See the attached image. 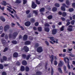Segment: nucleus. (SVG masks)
I'll return each mask as SVG.
<instances>
[{
	"mask_svg": "<svg viewBox=\"0 0 75 75\" xmlns=\"http://www.w3.org/2000/svg\"><path fill=\"white\" fill-rule=\"evenodd\" d=\"M58 71H59V72H60L61 74H62V70H61V68L59 67L58 68Z\"/></svg>",
	"mask_w": 75,
	"mask_h": 75,
	"instance_id": "nucleus-39",
	"label": "nucleus"
},
{
	"mask_svg": "<svg viewBox=\"0 0 75 75\" xmlns=\"http://www.w3.org/2000/svg\"><path fill=\"white\" fill-rule=\"evenodd\" d=\"M26 3H27V0H23V4H26Z\"/></svg>",
	"mask_w": 75,
	"mask_h": 75,
	"instance_id": "nucleus-61",
	"label": "nucleus"
},
{
	"mask_svg": "<svg viewBox=\"0 0 75 75\" xmlns=\"http://www.w3.org/2000/svg\"><path fill=\"white\" fill-rule=\"evenodd\" d=\"M69 11L70 12H72V11H74V8H70L69 9Z\"/></svg>",
	"mask_w": 75,
	"mask_h": 75,
	"instance_id": "nucleus-43",
	"label": "nucleus"
},
{
	"mask_svg": "<svg viewBox=\"0 0 75 75\" xmlns=\"http://www.w3.org/2000/svg\"><path fill=\"white\" fill-rule=\"evenodd\" d=\"M28 38V36L27 35H24L23 37V41H27Z\"/></svg>",
	"mask_w": 75,
	"mask_h": 75,
	"instance_id": "nucleus-9",
	"label": "nucleus"
},
{
	"mask_svg": "<svg viewBox=\"0 0 75 75\" xmlns=\"http://www.w3.org/2000/svg\"><path fill=\"white\" fill-rule=\"evenodd\" d=\"M71 24V22H67L66 24V26H68L69 24Z\"/></svg>",
	"mask_w": 75,
	"mask_h": 75,
	"instance_id": "nucleus-59",
	"label": "nucleus"
},
{
	"mask_svg": "<svg viewBox=\"0 0 75 75\" xmlns=\"http://www.w3.org/2000/svg\"><path fill=\"white\" fill-rule=\"evenodd\" d=\"M47 18L49 20H51V19L52 18V15H49L48 16Z\"/></svg>",
	"mask_w": 75,
	"mask_h": 75,
	"instance_id": "nucleus-32",
	"label": "nucleus"
},
{
	"mask_svg": "<svg viewBox=\"0 0 75 75\" xmlns=\"http://www.w3.org/2000/svg\"><path fill=\"white\" fill-rule=\"evenodd\" d=\"M22 57L23 58H26V57H27V56L26 54H22Z\"/></svg>",
	"mask_w": 75,
	"mask_h": 75,
	"instance_id": "nucleus-52",
	"label": "nucleus"
},
{
	"mask_svg": "<svg viewBox=\"0 0 75 75\" xmlns=\"http://www.w3.org/2000/svg\"><path fill=\"white\" fill-rule=\"evenodd\" d=\"M69 55L70 56V57H75V56L74 55L71 53L69 54Z\"/></svg>",
	"mask_w": 75,
	"mask_h": 75,
	"instance_id": "nucleus-49",
	"label": "nucleus"
},
{
	"mask_svg": "<svg viewBox=\"0 0 75 75\" xmlns=\"http://www.w3.org/2000/svg\"><path fill=\"white\" fill-rule=\"evenodd\" d=\"M33 13H34V14H35L36 16L38 15V12L37 11H33Z\"/></svg>",
	"mask_w": 75,
	"mask_h": 75,
	"instance_id": "nucleus-31",
	"label": "nucleus"
},
{
	"mask_svg": "<svg viewBox=\"0 0 75 75\" xmlns=\"http://www.w3.org/2000/svg\"><path fill=\"white\" fill-rule=\"evenodd\" d=\"M25 70V68L23 66H21V71H24Z\"/></svg>",
	"mask_w": 75,
	"mask_h": 75,
	"instance_id": "nucleus-22",
	"label": "nucleus"
},
{
	"mask_svg": "<svg viewBox=\"0 0 75 75\" xmlns=\"http://www.w3.org/2000/svg\"><path fill=\"white\" fill-rule=\"evenodd\" d=\"M18 35V33H17V32H14L13 33V35L12 36V35L11 33H10L9 34V38L10 39H11V38H13H13H16L17 36Z\"/></svg>",
	"mask_w": 75,
	"mask_h": 75,
	"instance_id": "nucleus-2",
	"label": "nucleus"
},
{
	"mask_svg": "<svg viewBox=\"0 0 75 75\" xmlns=\"http://www.w3.org/2000/svg\"><path fill=\"white\" fill-rule=\"evenodd\" d=\"M25 45H28L31 44V42L30 41H27L25 42Z\"/></svg>",
	"mask_w": 75,
	"mask_h": 75,
	"instance_id": "nucleus-11",
	"label": "nucleus"
},
{
	"mask_svg": "<svg viewBox=\"0 0 75 75\" xmlns=\"http://www.w3.org/2000/svg\"><path fill=\"white\" fill-rule=\"evenodd\" d=\"M53 74H54V70H53V69H52V67L51 71V75H53Z\"/></svg>",
	"mask_w": 75,
	"mask_h": 75,
	"instance_id": "nucleus-45",
	"label": "nucleus"
},
{
	"mask_svg": "<svg viewBox=\"0 0 75 75\" xmlns=\"http://www.w3.org/2000/svg\"><path fill=\"white\" fill-rule=\"evenodd\" d=\"M62 65H63V63H62V62L60 61V63H59L58 64V66L60 67H61Z\"/></svg>",
	"mask_w": 75,
	"mask_h": 75,
	"instance_id": "nucleus-30",
	"label": "nucleus"
},
{
	"mask_svg": "<svg viewBox=\"0 0 75 75\" xmlns=\"http://www.w3.org/2000/svg\"><path fill=\"white\" fill-rule=\"evenodd\" d=\"M10 28V26L9 25H6L4 27V31H7Z\"/></svg>",
	"mask_w": 75,
	"mask_h": 75,
	"instance_id": "nucleus-7",
	"label": "nucleus"
},
{
	"mask_svg": "<svg viewBox=\"0 0 75 75\" xmlns=\"http://www.w3.org/2000/svg\"><path fill=\"white\" fill-rule=\"evenodd\" d=\"M25 69L26 72H28V71H29V70L30 69H29L28 67L27 66L25 67Z\"/></svg>",
	"mask_w": 75,
	"mask_h": 75,
	"instance_id": "nucleus-41",
	"label": "nucleus"
},
{
	"mask_svg": "<svg viewBox=\"0 0 75 75\" xmlns=\"http://www.w3.org/2000/svg\"><path fill=\"white\" fill-rule=\"evenodd\" d=\"M25 25L26 27H28L31 25V22L29 21H27L25 23Z\"/></svg>",
	"mask_w": 75,
	"mask_h": 75,
	"instance_id": "nucleus-8",
	"label": "nucleus"
},
{
	"mask_svg": "<svg viewBox=\"0 0 75 75\" xmlns=\"http://www.w3.org/2000/svg\"><path fill=\"white\" fill-rule=\"evenodd\" d=\"M22 65H27V63L25 60H23L22 61Z\"/></svg>",
	"mask_w": 75,
	"mask_h": 75,
	"instance_id": "nucleus-19",
	"label": "nucleus"
},
{
	"mask_svg": "<svg viewBox=\"0 0 75 75\" xmlns=\"http://www.w3.org/2000/svg\"><path fill=\"white\" fill-rule=\"evenodd\" d=\"M43 51L42 47H39L37 49V52L39 53H40V52H42Z\"/></svg>",
	"mask_w": 75,
	"mask_h": 75,
	"instance_id": "nucleus-3",
	"label": "nucleus"
},
{
	"mask_svg": "<svg viewBox=\"0 0 75 75\" xmlns=\"http://www.w3.org/2000/svg\"><path fill=\"white\" fill-rule=\"evenodd\" d=\"M1 42L4 45H6L7 44L6 40H4L3 39H2L1 40Z\"/></svg>",
	"mask_w": 75,
	"mask_h": 75,
	"instance_id": "nucleus-12",
	"label": "nucleus"
},
{
	"mask_svg": "<svg viewBox=\"0 0 75 75\" xmlns=\"http://www.w3.org/2000/svg\"><path fill=\"white\" fill-rule=\"evenodd\" d=\"M45 27H50V25L48 23H46L45 24Z\"/></svg>",
	"mask_w": 75,
	"mask_h": 75,
	"instance_id": "nucleus-55",
	"label": "nucleus"
},
{
	"mask_svg": "<svg viewBox=\"0 0 75 75\" xmlns=\"http://www.w3.org/2000/svg\"><path fill=\"white\" fill-rule=\"evenodd\" d=\"M16 3H18V4L21 3V1H20L19 0H16Z\"/></svg>",
	"mask_w": 75,
	"mask_h": 75,
	"instance_id": "nucleus-42",
	"label": "nucleus"
},
{
	"mask_svg": "<svg viewBox=\"0 0 75 75\" xmlns=\"http://www.w3.org/2000/svg\"><path fill=\"white\" fill-rule=\"evenodd\" d=\"M30 12V10H28L26 11V14H28Z\"/></svg>",
	"mask_w": 75,
	"mask_h": 75,
	"instance_id": "nucleus-51",
	"label": "nucleus"
},
{
	"mask_svg": "<svg viewBox=\"0 0 75 75\" xmlns=\"http://www.w3.org/2000/svg\"><path fill=\"white\" fill-rule=\"evenodd\" d=\"M18 54L17 52H15L13 54V56L14 58H17L18 57Z\"/></svg>",
	"mask_w": 75,
	"mask_h": 75,
	"instance_id": "nucleus-15",
	"label": "nucleus"
},
{
	"mask_svg": "<svg viewBox=\"0 0 75 75\" xmlns=\"http://www.w3.org/2000/svg\"><path fill=\"white\" fill-rule=\"evenodd\" d=\"M67 30L69 31H72V28H68L67 29Z\"/></svg>",
	"mask_w": 75,
	"mask_h": 75,
	"instance_id": "nucleus-48",
	"label": "nucleus"
},
{
	"mask_svg": "<svg viewBox=\"0 0 75 75\" xmlns=\"http://www.w3.org/2000/svg\"><path fill=\"white\" fill-rule=\"evenodd\" d=\"M54 38L53 37H50V40L54 42V43H56V44H58V40H57L56 41H55V40H54Z\"/></svg>",
	"mask_w": 75,
	"mask_h": 75,
	"instance_id": "nucleus-5",
	"label": "nucleus"
},
{
	"mask_svg": "<svg viewBox=\"0 0 75 75\" xmlns=\"http://www.w3.org/2000/svg\"><path fill=\"white\" fill-rule=\"evenodd\" d=\"M4 68V66H3V64H0V69H3Z\"/></svg>",
	"mask_w": 75,
	"mask_h": 75,
	"instance_id": "nucleus-34",
	"label": "nucleus"
},
{
	"mask_svg": "<svg viewBox=\"0 0 75 75\" xmlns=\"http://www.w3.org/2000/svg\"><path fill=\"white\" fill-rule=\"evenodd\" d=\"M64 60L65 62L67 64V67L68 69H71V67L69 65V59L68 57H66L64 59Z\"/></svg>",
	"mask_w": 75,
	"mask_h": 75,
	"instance_id": "nucleus-1",
	"label": "nucleus"
},
{
	"mask_svg": "<svg viewBox=\"0 0 75 75\" xmlns=\"http://www.w3.org/2000/svg\"><path fill=\"white\" fill-rule=\"evenodd\" d=\"M8 50V47H6L5 48L3 52H6V51H7Z\"/></svg>",
	"mask_w": 75,
	"mask_h": 75,
	"instance_id": "nucleus-46",
	"label": "nucleus"
},
{
	"mask_svg": "<svg viewBox=\"0 0 75 75\" xmlns=\"http://www.w3.org/2000/svg\"><path fill=\"white\" fill-rule=\"evenodd\" d=\"M61 19L62 20V21H65V18L64 17L61 18Z\"/></svg>",
	"mask_w": 75,
	"mask_h": 75,
	"instance_id": "nucleus-62",
	"label": "nucleus"
},
{
	"mask_svg": "<svg viewBox=\"0 0 75 75\" xmlns=\"http://www.w3.org/2000/svg\"><path fill=\"white\" fill-rule=\"evenodd\" d=\"M39 46V44L38 43H36L35 44V47L36 48H37Z\"/></svg>",
	"mask_w": 75,
	"mask_h": 75,
	"instance_id": "nucleus-50",
	"label": "nucleus"
},
{
	"mask_svg": "<svg viewBox=\"0 0 75 75\" xmlns=\"http://www.w3.org/2000/svg\"><path fill=\"white\" fill-rule=\"evenodd\" d=\"M45 10V8H42L40 9V12H43Z\"/></svg>",
	"mask_w": 75,
	"mask_h": 75,
	"instance_id": "nucleus-40",
	"label": "nucleus"
},
{
	"mask_svg": "<svg viewBox=\"0 0 75 75\" xmlns=\"http://www.w3.org/2000/svg\"><path fill=\"white\" fill-rule=\"evenodd\" d=\"M44 30L46 32H47V33H48V32H50V28L48 27H45L44 28Z\"/></svg>",
	"mask_w": 75,
	"mask_h": 75,
	"instance_id": "nucleus-14",
	"label": "nucleus"
},
{
	"mask_svg": "<svg viewBox=\"0 0 75 75\" xmlns=\"http://www.w3.org/2000/svg\"><path fill=\"white\" fill-rule=\"evenodd\" d=\"M48 66V62H46L45 63V69H47V66Z\"/></svg>",
	"mask_w": 75,
	"mask_h": 75,
	"instance_id": "nucleus-26",
	"label": "nucleus"
},
{
	"mask_svg": "<svg viewBox=\"0 0 75 75\" xmlns=\"http://www.w3.org/2000/svg\"><path fill=\"white\" fill-rule=\"evenodd\" d=\"M64 26L62 27L61 28H60V31H64Z\"/></svg>",
	"mask_w": 75,
	"mask_h": 75,
	"instance_id": "nucleus-47",
	"label": "nucleus"
},
{
	"mask_svg": "<svg viewBox=\"0 0 75 75\" xmlns=\"http://www.w3.org/2000/svg\"><path fill=\"white\" fill-rule=\"evenodd\" d=\"M35 26H38V22H36L35 23Z\"/></svg>",
	"mask_w": 75,
	"mask_h": 75,
	"instance_id": "nucleus-64",
	"label": "nucleus"
},
{
	"mask_svg": "<svg viewBox=\"0 0 75 75\" xmlns=\"http://www.w3.org/2000/svg\"><path fill=\"white\" fill-rule=\"evenodd\" d=\"M51 57L52 58V59L50 60V62L51 64H52V62H53V61H54V55H52V56H51Z\"/></svg>",
	"mask_w": 75,
	"mask_h": 75,
	"instance_id": "nucleus-18",
	"label": "nucleus"
},
{
	"mask_svg": "<svg viewBox=\"0 0 75 75\" xmlns=\"http://www.w3.org/2000/svg\"><path fill=\"white\" fill-rule=\"evenodd\" d=\"M30 54H28L27 56V57H26V60H28V59H30Z\"/></svg>",
	"mask_w": 75,
	"mask_h": 75,
	"instance_id": "nucleus-36",
	"label": "nucleus"
},
{
	"mask_svg": "<svg viewBox=\"0 0 75 75\" xmlns=\"http://www.w3.org/2000/svg\"><path fill=\"white\" fill-rule=\"evenodd\" d=\"M3 3H2V5L3 6H6V5H8V4H7V2H6V1H2Z\"/></svg>",
	"mask_w": 75,
	"mask_h": 75,
	"instance_id": "nucleus-17",
	"label": "nucleus"
},
{
	"mask_svg": "<svg viewBox=\"0 0 75 75\" xmlns=\"http://www.w3.org/2000/svg\"><path fill=\"white\" fill-rule=\"evenodd\" d=\"M16 24L20 28H21V30H24V28L22 27V26H21V25H20L18 22H16Z\"/></svg>",
	"mask_w": 75,
	"mask_h": 75,
	"instance_id": "nucleus-13",
	"label": "nucleus"
},
{
	"mask_svg": "<svg viewBox=\"0 0 75 75\" xmlns=\"http://www.w3.org/2000/svg\"><path fill=\"white\" fill-rule=\"evenodd\" d=\"M38 31L41 32V31H42V28L41 27H39L38 28Z\"/></svg>",
	"mask_w": 75,
	"mask_h": 75,
	"instance_id": "nucleus-25",
	"label": "nucleus"
},
{
	"mask_svg": "<svg viewBox=\"0 0 75 75\" xmlns=\"http://www.w3.org/2000/svg\"><path fill=\"white\" fill-rule=\"evenodd\" d=\"M72 6L73 8H75V3H72Z\"/></svg>",
	"mask_w": 75,
	"mask_h": 75,
	"instance_id": "nucleus-58",
	"label": "nucleus"
},
{
	"mask_svg": "<svg viewBox=\"0 0 75 75\" xmlns=\"http://www.w3.org/2000/svg\"><path fill=\"white\" fill-rule=\"evenodd\" d=\"M23 50H24L26 52H27L29 51V48L27 46H24L23 48Z\"/></svg>",
	"mask_w": 75,
	"mask_h": 75,
	"instance_id": "nucleus-4",
	"label": "nucleus"
},
{
	"mask_svg": "<svg viewBox=\"0 0 75 75\" xmlns=\"http://www.w3.org/2000/svg\"><path fill=\"white\" fill-rule=\"evenodd\" d=\"M3 59L4 60V61H6L7 60V57H5V56H4L3 57Z\"/></svg>",
	"mask_w": 75,
	"mask_h": 75,
	"instance_id": "nucleus-54",
	"label": "nucleus"
},
{
	"mask_svg": "<svg viewBox=\"0 0 75 75\" xmlns=\"http://www.w3.org/2000/svg\"><path fill=\"white\" fill-rule=\"evenodd\" d=\"M5 39L7 40L8 39V36H7V35H6L5 36Z\"/></svg>",
	"mask_w": 75,
	"mask_h": 75,
	"instance_id": "nucleus-63",
	"label": "nucleus"
},
{
	"mask_svg": "<svg viewBox=\"0 0 75 75\" xmlns=\"http://www.w3.org/2000/svg\"><path fill=\"white\" fill-rule=\"evenodd\" d=\"M30 21L31 23H35V19L33 18H31L30 19Z\"/></svg>",
	"mask_w": 75,
	"mask_h": 75,
	"instance_id": "nucleus-20",
	"label": "nucleus"
},
{
	"mask_svg": "<svg viewBox=\"0 0 75 75\" xmlns=\"http://www.w3.org/2000/svg\"><path fill=\"white\" fill-rule=\"evenodd\" d=\"M36 74L37 75H41L42 74V73H41V72L40 71H37L36 72Z\"/></svg>",
	"mask_w": 75,
	"mask_h": 75,
	"instance_id": "nucleus-38",
	"label": "nucleus"
},
{
	"mask_svg": "<svg viewBox=\"0 0 75 75\" xmlns=\"http://www.w3.org/2000/svg\"><path fill=\"white\" fill-rule=\"evenodd\" d=\"M2 75H7V73H6V72L4 71L2 72Z\"/></svg>",
	"mask_w": 75,
	"mask_h": 75,
	"instance_id": "nucleus-56",
	"label": "nucleus"
},
{
	"mask_svg": "<svg viewBox=\"0 0 75 75\" xmlns=\"http://www.w3.org/2000/svg\"><path fill=\"white\" fill-rule=\"evenodd\" d=\"M74 23H75V21L74 20H72L71 21V23L72 25H74Z\"/></svg>",
	"mask_w": 75,
	"mask_h": 75,
	"instance_id": "nucleus-53",
	"label": "nucleus"
},
{
	"mask_svg": "<svg viewBox=\"0 0 75 75\" xmlns=\"http://www.w3.org/2000/svg\"><path fill=\"white\" fill-rule=\"evenodd\" d=\"M20 65H21L20 62L18 61H17L16 63V66H20Z\"/></svg>",
	"mask_w": 75,
	"mask_h": 75,
	"instance_id": "nucleus-27",
	"label": "nucleus"
},
{
	"mask_svg": "<svg viewBox=\"0 0 75 75\" xmlns=\"http://www.w3.org/2000/svg\"><path fill=\"white\" fill-rule=\"evenodd\" d=\"M36 3L38 5H39L41 4V2L40 1H38V0H36Z\"/></svg>",
	"mask_w": 75,
	"mask_h": 75,
	"instance_id": "nucleus-23",
	"label": "nucleus"
},
{
	"mask_svg": "<svg viewBox=\"0 0 75 75\" xmlns=\"http://www.w3.org/2000/svg\"><path fill=\"white\" fill-rule=\"evenodd\" d=\"M32 17V16H31V13H30L29 15H27V18H31Z\"/></svg>",
	"mask_w": 75,
	"mask_h": 75,
	"instance_id": "nucleus-44",
	"label": "nucleus"
},
{
	"mask_svg": "<svg viewBox=\"0 0 75 75\" xmlns=\"http://www.w3.org/2000/svg\"><path fill=\"white\" fill-rule=\"evenodd\" d=\"M54 65H57V64H58V63L57 62V61L55 60L54 61Z\"/></svg>",
	"mask_w": 75,
	"mask_h": 75,
	"instance_id": "nucleus-57",
	"label": "nucleus"
},
{
	"mask_svg": "<svg viewBox=\"0 0 75 75\" xmlns=\"http://www.w3.org/2000/svg\"><path fill=\"white\" fill-rule=\"evenodd\" d=\"M66 3L67 4V6H69L70 5V4L69 3V1L67 0L66 1Z\"/></svg>",
	"mask_w": 75,
	"mask_h": 75,
	"instance_id": "nucleus-37",
	"label": "nucleus"
},
{
	"mask_svg": "<svg viewBox=\"0 0 75 75\" xmlns=\"http://www.w3.org/2000/svg\"><path fill=\"white\" fill-rule=\"evenodd\" d=\"M57 10V8L56 7H54L52 8L53 11H56Z\"/></svg>",
	"mask_w": 75,
	"mask_h": 75,
	"instance_id": "nucleus-28",
	"label": "nucleus"
},
{
	"mask_svg": "<svg viewBox=\"0 0 75 75\" xmlns=\"http://www.w3.org/2000/svg\"><path fill=\"white\" fill-rule=\"evenodd\" d=\"M45 43L47 45V46H48L49 45V43H48V42L47 41H45Z\"/></svg>",
	"mask_w": 75,
	"mask_h": 75,
	"instance_id": "nucleus-60",
	"label": "nucleus"
},
{
	"mask_svg": "<svg viewBox=\"0 0 75 75\" xmlns=\"http://www.w3.org/2000/svg\"><path fill=\"white\" fill-rule=\"evenodd\" d=\"M62 16L63 17H66L67 16V13L65 12H63L62 13Z\"/></svg>",
	"mask_w": 75,
	"mask_h": 75,
	"instance_id": "nucleus-33",
	"label": "nucleus"
},
{
	"mask_svg": "<svg viewBox=\"0 0 75 75\" xmlns=\"http://www.w3.org/2000/svg\"><path fill=\"white\" fill-rule=\"evenodd\" d=\"M12 43L13 44H17V42L16 40H13L12 41Z\"/></svg>",
	"mask_w": 75,
	"mask_h": 75,
	"instance_id": "nucleus-35",
	"label": "nucleus"
},
{
	"mask_svg": "<svg viewBox=\"0 0 75 75\" xmlns=\"http://www.w3.org/2000/svg\"><path fill=\"white\" fill-rule=\"evenodd\" d=\"M61 9L62 11H65V10H66L64 6H62L61 8Z\"/></svg>",
	"mask_w": 75,
	"mask_h": 75,
	"instance_id": "nucleus-21",
	"label": "nucleus"
},
{
	"mask_svg": "<svg viewBox=\"0 0 75 75\" xmlns=\"http://www.w3.org/2000/svg\"><path fill=\"white\" fill-rule=\"evenodd\" d=\"M57 31L56 29H53L52 31V34L53 35H55L57 34Z\"/></svg>",
	"mask_w": 75,
	"mask_h": 75,
	"instance_id": "nucleus-10",
	"label": "nucleus"
},
{
	"mask_svg": "<svg viewBox=\"0 0 75 75\" xmlns=\"http://www.w3.org/2000/svg\"><path fill=\"white\" fill-rule=\"evenodd\" d=\"M0 19L3 22H4L6 21V19L4 18L3 16H1L0 17Z\"/></svg>",
	"mask_w": 75,
	"mask_h": 75,
	"instance_id": "nucleus-16",
	"label": "nucleus"
},
{
	"mask_svg": "<svg viewBox=\"0 0 75 75\" xmlns=\"http://www.w3.org/2000/svg\"><path fill=\"white\" fill-rule=\"evenodd\" d=\"M63 69H64V71L65 72V73H68V71H67V68L66 67V66H64V67H63Z\"/></svg>",
	"mask_w": 75,
	"mask_h": 75,
	"instance_id": "nucleus-24",
	"label": "nucleus"
},
{
	"mask_svg": "<svg viewBox=\"0 0 75 75\" xmlns=\"http://www.w3.org/2000/svg\"><path fill=\"white\" fill-rule=\"evenodd\" d=\"M59 4L57 3H56L54 4V6L56 7H59L60 6Z\"/></svg>",
	"mask_w": 75,
	"mask_h": 75,
	"instance_id": "nucleus-29",
	"label": "nucleus"
},
{
	"mask_svg": "<svg viewBox=\"0 0 75 75\" xmlns=\"http://www.w3.org/2000/svg\"><path fill=\"white\" fill-rule=\"evenodd\" d=\"M37 4H35V2L34 1H33L32 4V6L31 7L32 8L34 9L35 8H36V7H37Z\"/></svg>",
	"mask_w": 75,
	"mask_h": 75,
	"instance_id": "nucleus-6",
	"label": "nucleus"
}]
</instances>
